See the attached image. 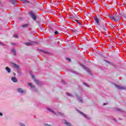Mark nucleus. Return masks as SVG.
<instances>
[{"label":"nucleus","instance_id":"f704fd0d","mask_svg":"<svg viewBox=\"0 0 126 126\" xmlns=\"http://www.w3.org/2000/svg\"><path fill=\"white\" fill-rule=\"evenodd\" d=\"M114 120L116 121V119H114Z\"/></svg>","mask_w":126,"mask_h":126},{"label":"nucleus","instance_id":"bb28decb","mask_svg":"<svg viewBox=\"0 0 126 126\" xmlns=\"http://www.w3.org/2000/svg\"><path fill=\"white\" fill-rule=\"evenodd\" d=\"M54 34H59V32L56 31L55 32Z\"/></svg>","mask_w":126,"mask_h":126},{"label":"nucleus","instance_id":"1a4fd4ad","mask_svg":"<svg viewBox=\"0 0 126 126\" xmlns=\"http://www.w3.org/2000/svg\"><path fill=\"white\" fill-rule=\"evenodd\" d=\"M80 65H81V66H82V67L83 68L86 69L88 72H89V73H91V72H90V69L86 68V66H84L83 64H82L81 63H80Z\"/></svg>","mask_w":126,"mask_h":126},{"label":"nucleus","instance_id":"2eb2a0df","mask_svg":"<svg viewBox=\"0 0 126 126\" xmlns=\"http://www.w3.org/2000/svg\"><path fill=\"white\" fill-rule=\"evenodd\" d=\"M11 53L13 56H16V53L15 52V49H12L11 50Z\"/></svg>","mask_w":126,"mask_h":126},{"label":"nucleus","instance_id":"b1692460","mask_svg":"<svg viewBox=\"0 0 126 126\" xmlns=\"http://www.w3.org/2000/svg\"><path fill=\"white\" fill-rule=\"evenodd\" d=\"M13 37H14V38H18V35L16 34H15L13 36Z\"/></svg>","mask_w":126,"mask_h":126},{"label":"nucleus","instance_id":"7c9ffc66","mask_svg":"<svg viewBox=\"0 0 126 126\" xmlns=\"http://www.w3.org/2000/svg\"><path fill=\"white\" fill-rule=\"evenodd\" d=\"M84 85H85L86 86H88V85H87V84L84 83Z\"/></svg>","mask_w":126,"mask_h":126},{"label":"nucleus","instance_id":"0eeeda50","mask_svg":"<svg viewBox=\"0 0 126 126\" xmlns=\"http://www.w3.org/2000/svg\"><path fill=\"white\" fill-rule=\"evenodd\" d=\"M77 111H78V112H79V113H80V114H81V115L83 116V117H84V118H85L86 119H87V120H89L90 119V117H87V115H85L83 112H81L78 110H77Z\"/></svg>","mask_w":126,"mask_h":126},{"label":"nucleus","instance_id":"f3484780","mask_svg":"<svg viewBox=\"0 0 126 126\" xmlns=\"http://www.w3.org/2000/svg\"><path fill=\"white\" fill-rule=\"evenodd\" d=\"M94 20H95V21L96 22V23H97V24H99V19H98L97 18V17H95L94 18Z\"/></svg>","mask_w":126,"mask_h":126},{"label":"nucleus","instance_id":"a878e982","mask_svg":"<svg viewBox=\"0 0 126 126\" xmlns=\"http://www.w3.org/2000/svg\"><path fill=\"white\" fill-rule=\"evenodd\" d=\"M18 73H19V74H21V71L20 70H18Z\"/></svg>","mask_w":126,"mask_h":126},{"label":"nucleus","instance_id":"2f4dec72","mask_svg":"<svg viewBox=\"0 0 126 126\" xmlns=\"http://www.w3.org/2000/svg\"><path fill=\"white\" fill-rule=\"evenodd\" d=\"M0 116H3L2 113H1L0 112Z\"/></svg>","mask_w":126,"mask_h":126},{"label":"nucleus","instance_id":"423d86ee","mask_svg":"<svg viewBox=\"0 0 126 126\" xmlns=\"http://www.w3.org/2000/svg\"><path fill=\"white\" fill-rule=\"evenodd\" d=\"M30 14L31 15V17L33 19V20H36V16L34 15V13H33V12H30Z\"/></svg>","mask_w":126,"mask_h":126},{"label":"nucleus","instance_id":"ddd939ff","mask_svg":"<svg viewBox=\"0 0 126 126\" xmlns=\"http://www.w3.org/2000/svg\"><path fill=\"white\" fill-rule=\"evenodd\" d=\"M17 91L18 92H19V93H24V90H22V89L19 88L17 89Z\"/></svg>","mask_w":126,"mask_h":126},{"label":"nucleus","instance_id":"f03ea898","mask_svg":"<svg viewBox=\"0 0 126 126\" xmlns=\"http://www.w3.org/2000/svg\"><path fill=\"white\" fill-rule=\"evenodd\" d=\"M47 110L50 112H51V113H53V114H54L56 116H62V117H63V116H64V114H63V113L61 112L56 113L54 111V110L51 109L50 108H47Z\"/></svg>","mask_w":126,"mask_h":126},{"label":"nucleus","instance_id":"393cba45","mask_svg":"<svg viewBox=\"0 0 126 126\" xmlns=\"http://www.w3.org/2000/svg\"><path fill=\"white\" fill-rule=\"evenodd\" d=\"M45 126H53L52 125H50V124H45Z\"/></svg>","mask_w":126,"mask_h":126},{"label":"nucleus","instance_id":"c756f323","mask_svg":"<svg viewBox=\"0 0 126 126\" xmlns=\"http://www.w3.org/2000/svg\"><path fill=\"white\" fill-rule=\"evenodd\" d=\"M116 110H117V111H121V112H123V110H121L120 109H116Z\"/></svg>","mask_w":126,"mask_h":126},{"label":"nucleus","instance_id":"e433bc0d","mask_svg":"<svg viewBox=\"0 0 126 126\" xmlns=\"http://www.w3.org/2000/svg\"><path fill=\"white\" fill-rule=\"evenodd\" d=\"M42 52H44L43 51H42Z\"/></svg>","mask_w":126,"mask_h":126},{"label":"nucleus","instance_id":"c9c22d12","mask_svg":"<svg viewBox=\"0 0 126 126\" xmlns=\"http://www.w3.org/2000/svg\"><path fill=\"white\" fill-rule=\"evenodd\" d=\"M104 105H106V104L104 103Z\"/></svg>","mask_w":126,"mask_h":126},{"label":"nucleus","instance_id":"6ab92c4d","mask_svg":"<svg viewBox=\"0 0 126 126\" xmlns=\"http://www.w3.org/2000/svg\"><path fill=\"white\" fill-rule=\"evenodd\" d=\"M10 1H11L13 4H15L16 3V0H9Z\"/></svg>","mask_w":126,"mask_h":126},{"label":"nucleus","instance_id":"f257e3e1","mask_svg":"<svg viewBox=\"0 0 126 126\" xmlns=\"http://www.w3.org/2000/svg\"><path fill=\"white\" fill-rule=\"evenodd\" d=\"M109 18L115 21V22H118L121 19V16L115 15V16H113V15H110Z\"/></svg>","mask_w":126,"mask_h":126},{"label":"nucleus","instance_id":"cd10ccee","mask_svg":"<svg viewBox=\"0 0 126 126\" xmlns=\"http://www.w3.org/2000/svg\"><path fill=\"white\" fill-rule=\"evenodd\" d=\"M66 61H68L69 62H71L70 59H69V58H66Z\"/></svg>","mask_w":126,"mask_h":126},{"label":"nucleus","instance_id":"412c9836","mask_svg":"<svg viewBox=\"0 0 126 126\" xmlns=\"http://www.w3.org/2000/svg\"><path fill=\"white\" fill-rule=\"evenodd\" d=\"M19 126H26L25 125V124H23V123H19Z\"/></svg>","mask_w":126,"mask_h":126},{"label":"nucleus","instance_id":"6e6552de","mask_svg":"<svg viewBox=\"0 0 126 126\" xmlns=\"http://www.w3.org/2000/svg\"><path fill=\"white\" fill-rule=\"evenodd\" d=\"M13 67H15V68H16L17 70H19V66L16 64L15 63H11Z\"/></svg>","mask_w":126,"mask_h":126},{"label":"nucleus","instance_id":"4468645a","mask_svg":"<svg viewBox=\"0 0 126 126\" xmlns=\"http://www.w3.org/2000/svg\"><path fill=\"white\" fill-rule=\"evenodd\" d=\"M11 79L13 82H17L18 81L17 79L14 77H12Z\"/></svg>","mask_w":126,"mask_h":126},{"label":"nucleus","instance_id":"9d476101","mask_svg":"<svg viewBox=\"0 0 126 126\" xmlns=\"http://www.w3.org/2000/svg\"><path fill=\"white\" fill-rule=\"evenodd\" d=\"M76 96L77 98V100H79L80 103H83V100H82V98L81 97L78 96V95L77 94H76Z\"/></svg>","mask_w":126,"mask_h":126},{"label":"nucleus","instance_id":"dca6fc26","mask_svg":"<svg viewBox=\"0 0 126 126\" xmlns=\"http://www.w3.org/2000/svg\"><path fill=\"white\" fill-rule=\"evenodd\" d=\"M5 69L7 71L8 73H10V72H11V70L8 67H6Z\"/></svg>","mask_w":126,"mask_h":126},{"label":"nucleus","instance_id":"c85d7f7f","mask_svg":"<svg viewBox=\"0 0 126 126\" xmlns=\"http://www.w3.org/2000/svg\"><path fill=\"white\" fill-rule=\"evenodd\" d=\"M75 21L77 22V23H78V24H79V20H74Z\"/></svg>","mask_w":126,"mask_h":126},{"label":"nucleus","instance_id":"20e7f679","mask_svg":"<svg viewBox=\"0 0 126 126\" xmlns=\"http://www.w3.org/2000/svg\"><path fill=\"white\" fill-rule=\"evenodd\" d=\"M116 87L119 90H126V86H121L115 84Z\"/></svg>","mask_w":126,"mask_h":126},{"label":"nucleus","instance_id":"4be33fe9","mask_svg":"<svg viewBox=\"0 0 126 126\" xmlns=\"http://www.w3.org/2000/svg\"><path fill=\"white\" fill-rule=\"evenodd\" d=\"M66 94H67L68 96H69L70 97H73V95H72V94H70L66 93Z\"/></svg>","mask_w":126,"mask_h":126},{"label":"nucleus","instance_id":"72a5a7b5","mask_svg":"<svg viewBox=\"0 0 126 126\" xmlns=\"http://www.w3.org/2000/svg\"><path fill=\"white\" fill-rule=\"evenodd\" d=\"M12 45H16L15 43H12Z\"/></svg>","mask_w":126,"mask_h":126},{"label":"nucleus","instance_id":"a211bd4d","mask_svg":"<svg viewBox=\"0 0 126 126\" xmlns=\"http://www.w3.org/2000/svg\"><path fill=\"white\" fill-rule=\"evenodd\" d=\"M21 1H23L24 3H29V1L27 0H21Z\"/></svg>","mask_w":126,"mask_h":126},{"label":"nucleus","instance_id":"f8f14e48","mask_svg":"<svg viewBox=\"0 0 126 126\" xmlns=\"http://www.w3.org/2000/svg\"><path fill=\"white\" fill-rule=\"evenodd\" d=\"M28 85H29V86H30L32 88V90H34V89H35V86L32 85V83H29Z\"/></svg>","mask_w":126,"mask_h":126},{"label":"nucleus","instance_id":"aec40b11","mask_svg":"<svg viewBox=\"0 0 126 126\" xmlns=\"http://www.w3.org/2000/svg\"><path fill=\"white\" fill-rule=\"evenodd\" d=\"M29 25L28 24H25V25H22V27H23V28H27V27H28Z\"/></svg>","mask_w":126,"mask_h":126},{"label":"nucleus","instance_id":"473e14b6","mask_svg":"<svg viewBox=\"0 0 126 126\" xmlns=\"http://www.w3.org/2000/svg\"><path fill=\"white\" fill-rule=\"evenodd\" d=\"M16 75V73H14V76H15Z\"/></svg>","mask_w":126,"mask_h":126},{"label":"nucleus","instance_id":"9b49d317","mask_svg":"<svg viewBox=\"0 0 126 126\" xmlns=\"http://www.w3.org/2000/svg\"><path fill=\"white\" fill-rule=\"evenodd\" d=\"M63 124H65V125L67 126H71V124H70V123L66 122L65 120H63Z\"/></svg>","mask_w":126,"mask_h":126},{"label":"nucleus","instance_id":"5701e85b","mask_svg":"<svg viewBox=\"0 0 126 126\" xmlns=\"http://www.w3.org/2000/svg\"><path fill=\"white\" fill-rule=\"evenodd\" d=\"M0 46H5V44L3 42H0Z\"/></svg>","mask_w":126,"mask_h":126},{"label":"nucleus","instance_id":"39448f33","mask_svg":"<svg viewBox=\"0 0 126 126\" xmlns=\"http://www.w3.org/2000/svg\"><path fill=\"white\" fill-rule=\"evenodd\" d=\"M24 44H25V45H26L27 46H31L32 45H34V44H37V42L35 41H31L30 42H27V43L24 42Z\"/></svg>","mask_w":126,"mask_h":126},{"label":"nucleus","instance_id":"7ed1b4c3","mask_svg":"<svg viewBox=\"0 0 126 126\" xmlns=\"http://www.w3.org/2000/svg\"><path fill=\"white\" fill-rule=\"evenodd\" d=\"M32 75V78H33L34 82L36 83V84H37V85H39V86H41L42 85V82L39 81V80L36 79V78H35V76H34V75L33 74H31Z\"/></svg>","mask_w":126,"mask_h":126}]
</instances>
